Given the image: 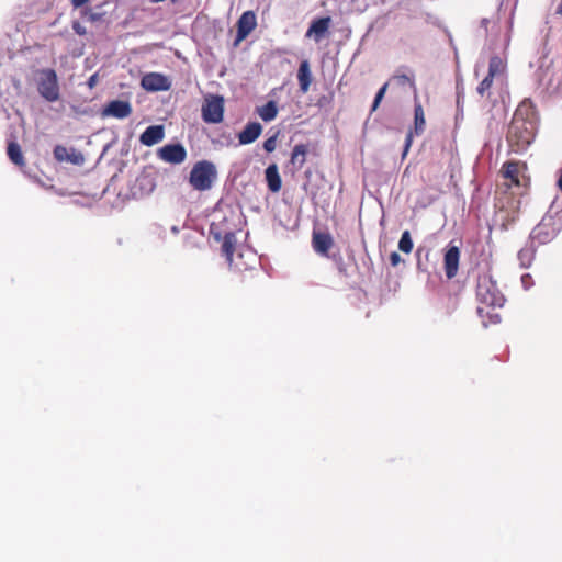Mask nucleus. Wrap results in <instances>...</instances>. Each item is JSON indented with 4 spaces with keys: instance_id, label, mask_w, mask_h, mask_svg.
Instances as JSON below:
<instances>
[{
    "instance_id": "f257e3e1",
    "label": "nucleus",
    "mask_w": 562,
    "mask_h": 562,
    "mask_svg": "<svg viewBox=\"0 0 562 562\" xmlns=\"http://www.w3.org/2000/svg\"><path fill=\"white\" fill-rule=\"evenodd\" d=\"M529 112L526 105H519L508 126L507 140L516 153L527 149L535 138L536 122L529 117Z\"/></svg>"
},
{
    "instance_id": "f03ea898",
    "label": "nucleus",
    "mask_w": 562,
    "mask_h": 562,
    "mask_svg": "<svg viewBox=\"0 0 562 562\" xmlns=\"http://www.w3.org/2000/svg\"><path fill=\"white\" fill-rule=\"evenodd\" d=\"M476 299L480 304L492 308L502 307L505 303V296L497 288L493 278L488 274L479 276Z\"/></svg>"
},
{
    "instance_id": "7ed1b4c3",
    "label": "nucleus",
    "mask_w": 562,
    "mask_h": 562,
    "mask_svg": "<svg viewBox=\"0 0 562 562\" xmlns=\"http://www.w3.org/2000/svg\"><path fill=\"white\" fill-rule=\"evenodd\" d=\"M216 178L215 165L210 160H200L190 171L189 183L196 191H207L213 187Z\"/></svg>"
},
{
    "instance_id": "20e7f679",
    "label": "nucleus",
    "mask_w": 562,
    "mask_h": 562,
    "mask_svg": "<svg viewBox=\"0 0 562 562\" xmlns=\"http://www.w3.org/2000/svg\"><path fill=\"white\" fill-rule=\"evenodd\" d=\"M38 92L48 102L59 99V86L55 70L44 69L40 72Z\"/></svg>"
},
{
    "instance_id": "39448f33",
    "label": "nucleus",
    "mask_w": 562,
    "mask_h": 562,
    "mask_svg": "<svg viewBox=\"0 0 562 562\" xmlns=\"http://www.w3.org/2000/svg\"><path fill=\"white\" fill-rule=\"evenodd\" d=\"M224 98L221 95H207L202 105V119L205 123L217 124L223 121Z\"/></svg>"
},
{
    "instance_id": "423d86ee",
    "label": "nucleus",
    "mask_w": 562,
    "mask_h": 562,
    "mask_svg": "<svg viewBox=\"0 0 562 562\" xmlns=\"http://www.w3.org/2000/svg\"><path fill=\"white\" fill-rule=\"evenodd\" d=\"M560 232V225H558L552 216H544L542 221L531 231V241L538 244H547L551 241L557 234Z\"/></svg>"
},
{
    "instance_id": "0eeeda50",
    "label": "nucleus",
    "mask_w": 562,
    "mask_h": 562,
    "mask_svg": "<svg viewBox=\"0 0 562 562\" xmlns=\"http://www.w3.org/2000/svg\"><path fill=\"white\" fill-rule=\"evenodd\" d=\"M157 157L168 164L179 165L187 158V150L180 143L167 144L157 150Z\"/></svg>"
},
{
    "instance_id": "6e6552de",
    "label": "nucleus",
    "mask_w": 562,
    "mask_h": 562,
    "mask_svg": "<svg viewBox=\"0 0 562 562\" xmlns=\"http://www.w3.org/2000/svg\"><path fill=\"white\" fill-rule=\"evenodd\" d=\"M257 26V16L254 11H245L237 21L235 45L244 41Z\"/></svg>"
},
{
    "instance_id": "1a4fd4ad",
    "label": "nucleus",
    "mask_w": 562,
    "mask_h": 562,
    "mask_svg": "<svg viewBox=\"0 0 562 562\" xmlns=\"http://www.w3.org/2000/svg\"><path fill=\"white\" fill-rule=\"evenodd\" d=\"M140 86L146 91L157 92L169 90L171 82L166 76L161 74L149 72L142 78Z\"/></svg>"
},
{
    "instance_id": "9d476101",
    "label": "nucleus",
    "mask_w": 562,
    "mask_h": 562,
    "mask_svg": "<svg viewBox=\"0 0 562 562\" xmlns=\"http://www.w3.org/2000/svg\"><path fill=\"white\" fill-rule=\"evenodd\" d=\"M132 114V105L128 101L113 100L101 111L102 117L126 119Z\"/></svg>"
},
{
    "instance_id": "9b49d317",
    "label": "nucleus",
    "mask_w": 562,
    "mask_h": 562,
    "mask_svg": "<svg viewBox=\"0 0 562 562\" xmlns=\"http://www.w3.org/2000/svg\"><path fill=\"white\" fill-rule=\"evenodd\" d=\"M331 24L330 16H323L311 22L305 36L312 37L316 43L321 42L329 31Z\"/></svg>"
},
{
    "instance_id": "f8f14e48",
    "label": "nucleus",
    "mask_w": 562,
    "mask_h": 562,
    "mask_svg": "<svg viewBox=\"0 0 562 562\" xmlns=\"http://www.w3.org/2000/svg\"><path fill=\"white\" fill-rule=\"evenodd\" d=\"M460 261V249L458 246L449 245L443 258L445 272L448 279L457 276Z\"/></svg>"
},
{
    "instance_id": "ddd939ff",
    "label": "nucleus",
    "mask_w": 562,
    "mask_h": 562,
    "mask_svg": "<svg viewBox=\"0 0 562 562\" xmlns=\"http://www.w3.org/2000/svg\"><path fill=\"white\" fill-rule=\"evenodd\" d=\"M165 138V127L162 125H150L139 136L140 144L154 146Z\"/></svg>"
},
{
    "instance_id": "4468645a",
    "label": "nucleus",
    "mask_w": 562,
    "mask_h": 562,
    "mask_svg": "<svg viewBox=\"0 0 562 562\" xmlns=\"http://www.w3.org/2000/svg\"><path fill=\"white\" fill-rule=\"evenodd\" d=\"M540 82L552 93H559L562 91V72L546 69L543 75L540 77Z\"/></svg>"
},
{
    "instance_id": "2eb2a0df",
    "label": "nucleus",
    "mask_w": 562,
    "mask_h": 562,
    "mask_svg": "<svg viewBox=\"0 0 562 562\" xmlns=\"http://www.w3.org/2000/svg\"><path fill=\"white\" fill-rule=\"evenodd\" d=\"M262 126L258 122L248 123L238 134V140L241 145L254 143L261 134Z\"/></svg>"
},
{
    "instance_id": "dca6fc26",
    "label": "nucleus",
    "mask_w": 562,
    "mask_h": 562,
    "mask_svg": "<svg viewBox=\"0 0 562 562\" xmlns=\"http://www.w3.org/2000/svg\"><path fill=\"white\" fill-rule=\"evenodd\" d=\"M265 178L271 192L277 193L281 190L282 180L276 164H271L267 167L265 170Z\"/></svg>"
},
{
    "instance_id": "f3484780",
    "label": "nucleus",
    "mask_w": 562,
    "mask_h": 562,
    "mask_svg": "<svg viewBox=\"0 0 562 562\" xmlns=\"http://www.w3.org/2000/svg\"><path fill=\"white\" fill-rule=\"evenodd\" d=\"M312 243L317 254L326 256L333 246V237L326 233H314Z\"/></svg>"
},
{
    "instance_id": "a211bd4d",
    "label": "nucleus",
    "mask_w": 562,
    "mask_h": 562,
    "mask_svg": "<svg viewBox=\"0 0 562 562\" xmlns=\"http://www.w3.org/2000/svg\"><path fill=\"white\" fill-rule=\"evenodd\" d=\"M297 80L302 93H306L312 82V74L308 60H303L297 70Z\"/></svg>"
},
{
    "instance_id": "6ab92c4d",
    "label": "nucleus",
    "mask_w": 562,
    "mask_h": 562,
    "mask_svg": "<svg viewBox=\"0 0 562 562\" xmlns=\"http://www.w3.org/2000/svg\"><path fill=\"white\" fill-rule=\"evenodd\" d=\"M236 246V235L233 232H227L223 236L222 252L226 257L229 266H233V255Z\"/></svg>"
},
{
    "instance_id": "aec40b11",
    "label": "nucleus",
    "mask_w": 562,
    "mask_h": 562,
    "mask_svg": "<svg viewBox=\"0 0 562 562\" xmlns=\"http://www.w3.org/2000/svg\"><path fill=\"white\" fill-rule=\"evenodd\" d=\"M535 247L532 243L518 251L517 258L521 268H529L535 257Z\"/></svg>"
},
{
    "instance_id": "412c9836",
    "label": "nucleus",
    "mask_w": 562,
    "mask_h": 562,
    "mask_svg": "<svg viewBox=\"0 0 562 562\" xmlns=\"http://www.w3.org/2000/svg\"><path fill=\"white\" fill-rule=\"evenodd\" d=\"M490 307L477 306V315L482 319L483 325L486 327L488 324H498L501 322V315L495 312H490Z\"/></svg>"
},
{
    "instance_id": "4be33fe9",
    "label": "nucleus",
    "mask_w": 562,
    "mask_h": 562,
    "mask_svg": "<svg viewBox=\"0 0 562 562\" xmlns=\"http://www.w3.org/2000/svg\"><path fill=\"white\" fill-rule=\"evenodd\" d=\"M54 156L58 161H71L74 164H78L82 160L81 155L76 154L75 151L72 155H68V150L64 146H56L54 149Z\"/></svg>"
},
{
    "instance_id": "5701e85b",
    "label": "nucleus",
    "mask_w": 562,
    "mask_h": 562,
    "mask_svg": "<svg viewBox=\"0 0 562 562\" xmlns=\"http://www.w3.org/2000/svg\"><path fill=\"white\" fill-rule=\"evenodd\" d=\"M307 147L303 144L295 145L291 154V164L296 168H302L305 164Z\"/></svg>"
},
{
    "instance_id": "b1692460",
    "label": "nucleus",
    "mask_w": 562,
    "mask_h": 562,
    "mask_svg": "<svg viewBox=\"0 0 562 562\" xmlns=\"http://www.w3.org/2000/svg\"><path fill=\"white\" fill-rule=\"evenodd\" d=\"M278 114V106L274 101H269L258 109V115L265 121L270 122L276 119Z\"/></svg>"
},
{
    "instance_id": "393cba45",
    "label": "nucleus",
    "mask_w": 562,
    "mask_h": 562,
    "mask_svg": "<svg viewBox=\"0 0 562 562\" xmlns=\"http://www.w3.org/2000/svg\"><path fill=\"white\" fill-rule=\"evenodd\" d=\"M8 156L10 158V160L18 166H22L24 164V158H23L21 147L15 142L9 143Z\"/></svg>"
},
{
    "instance_id": "a878e982",
    "label": "nucleus",
    "mask_w": 562,
    "mask_h": 562,
    "mask_svg": "<svg viewBox=\"0 0 562 562\" xmlns=\"http://www.w3.org/2000/svg\"><path fill=\"white\" fill-rule=\"evenodd\" d=\"M505 65L503 63V59L499 56H493L490 59L488 63V72L487 75L490 77H495L497 75H501L504 71Z\"/></svg>"
},
{
    "instance_id": "bb28decb",
    "label": "nucleus",
    "mask_w": 562,
    "mask_h": 562,
    "mask_svg": "<svg viewBox=\"0 0 562 562\" xmlns=\"http://www.w3.org/2000/svg\"><path fill=\"white\" fill-rule=\"evenodd\" d=\"M414 123H415V132L417 134L422 133L425 127V115L424 110L420 103L415 104L414 109Z\"/></svg>"
},
{
    "instance_id": "cd10ccee",
    "label": "nucleus",
    "mask_w": 562,
    "mask_h": 562,
    "mask_svg": "<svg viewBox=\"0 0 562 562\" xmlns=\"http://www.w3.org/2000/svg\"><path fill=\"white\" fill-rule=\"evenodd\" d=\"M398 249L405 254H409L413 249V240L408 231L402 233L398 241Z\"/></svg>"
},
{
    "instance_id": "c85d7f7f",
    "label": "nucleus",
    "mask_w": 562,
    "mask_h": 562,
    "mask_svg": "<svg viewBox=\"0 0 562 562\" xmlns=\"http://www.w3.org/2000/svg\"><path fill=\"white\" fill-rule=\"evenodd\" d=\"M493 77L486 75V77L480 82V85L476 88V91L481 97H490V90L493 83Z\"/></svg>"
},
{
    "instance_id": "c756f323",
    "label": "nucleus",
    "mask_w": 562,
    "mask_h": 562,
    "mask_svg": "<svg viewBox=\"0 0 562 562\" xmlns=\"http://www.w3.org/2000/svg\"><path fill=\"white\" fill-rule=\"evenodd\" d=\"M392 82H395L397 86L401 87L409 86L411 88L415 89L414 79L404 74L393 76Z\"/></svg>"
},
{
    "instance_id": "7c9ffc66",
    "label": "nucleus",
    "mask_w": 562,
    "mask_h": 562,
    "mask_svg": "<svg viewBox=\"0 0 562 562\" xmlns=\"http://www.w3.org/2000/svg\"><path fill=\"white\" fill-rule=\"evenodd\" d=\"M387 86H389V83H384V85L379 89V91L376 92L375 98H374V100H373L372 108H371V111H372V112H373V111H375V110L379 108V105H380V103H381V101H382V99H383V97H384V94H385V92H386V90H387Z\"/></svg>"
},
{
    "instance_id": "2f4dec72",
    "label": "nucleus",
    "mask_w": 562,
    "mask_h": 562,
    "mask_svg": "<svg viewBox=\"0 0 562 562\" xmlns=\"http://www.w3.org/2000/svg\"><path fill=\"white\" fill-rule=\"evenodd\" d=\"M504 177L518 182V180L516 178L517 177V166L515 164H508L507 166H505Z\"/></svg>"
},
{
    "instance_id": "473e14b6",
    "label": "nucleus",
    "mask_w": 562,
    "mask_h": 562,
    "mask_svg": "<svg viewBox=\"0 0 562 562\" xmlns=\"http://www.w3.org/2000/svg\"><path fill=\"white\" fill-rule=\"evenodd\" d=\"M277 137H278V133H276L274 135L270 136L269 138H267L263 143V149L267 151V153H272L276 147H277Z\"/></svg>"
},
{
    "instance_id": "72a5a7b5",
    "label": "nucleus",
    "mask_w": 562,
    "mask_h": 562,
    "mask_svg": "<svg viewBox=\"0 0 562 562\" xmlns=\"http://www.w3.org/2000/svg\"><path fill=\"white\" fill-rule=\"evenodd\" d=\"M412 140H413V135H412V132H409V133L406 135V138H405V146H404L403 157H405V156H406V154L408 153L409 147H411V145H412Z\"/></svg>"
},
{
    "instance_id": "f704fd0d",
    "label": "nucleus",
    "mask_w": 562,
    "mask_h": 562,
    "mask_svg": "<svg viewBox=\"0 0 562 562\" xmlns=\"http://www.w3.org/2000/svg\"><path fill=\"white\" fill-rule=\"evenodd\" d=\"M521 283H522V286L525 290H528L531 285V276L526 273V274H522L521 277Z\"/></svg>"
},
{
    "instance_id": "c9c22d12",
    "label": "nucleus",
    "mask_w": 562,
    "mask_h": 562,
    "mask_svg": "<svg viewBox=\"0 0 562 562\" xmlns=\"http://www.w3.org/2000/svg\"><path fill=\"white\" fill-rule=\"evenodd\" d=\"M210 233L213 235V237L216 241H221V240L223 241L224 235H222L221 232L215 231L214 224L211 225Z\"/></svg>"
},
{
    "instance_id": "e433bc0d",
    "label": "nucleus",
    "mask_w": 562,
    "mask_h": 562,
    "mask_svg": "<svg viewBox=\"0 0 562 562\" xmlns=\"http://www.w3.org/2000/svg\"><path fill=\"white\" fill-rule=\"evenodd\" d=\"M515 221V216H512L510 218H502V222H501V229L502 231H507L508 229V226L510 225L512 222Z\"/></svg>"
},
{
    "instance_id": "4c0bfd02",
    "label": "nucleus",
    "mask_w": 562,
    "mask_h": 562,
    "mask_svg": "<svg viewBox=\"0 0 562 562\" xmlns=\"http://www.w3.org/2000/svg\"><path fill=\"white\" fill-rule=\"evenodd\" d=\"M72 29L79 35H83L86 33V29L78 22L74 23Z\"/></svg>"
},
{
    "instance_id": "58836bf2",
    "label": "nucleus",
    "mask_w": 562,
    "mask_h": 562,
    "mask_svg": "<svg viewBox=\"0 0 562 562\" xmlns=\"http://www.w3.org/2000/svg\"><path fill=\"white\" fill-rule=\"evenodd\" d=\"M390 261L392 266H396L401 261V256L394 251L390 256Z\"/></svg>"
},
{
    "instance_id": "ea45409f",
    "label": "nucleus",
    "mask_w": 562,
    "mask_h": 562,
    "mask_svg": "<svg viewBox=\"0 0 562 562\" xmlns=\"http://www.w3.org/2000/svg\"><path fill=\"white\" fill-rule=\"evenodd\" d=\"M89 0H70L74 8H80L85 5Z\"/></svg>"
},
{
    "instance_id": "a19ab883",
    "label": "nucleus",
    "mask_w": 562,
    "mask_h": 562,
    "mask_svg": "<svg viewBox=\"0 0 562 562\" xmlns=\"http://www.w3.org/2000/svg\"><path fill=\"white\" fill-rule=\"evenodd\" d=\"M457 105H458V113H457L456 120L459 121L460 119L463 117V109L461 106L460 99H458Z\"/></svg>"
},
{
    "instance_id": "79ce46f5",
    "label": "nucleus",
    "mask_w": 562,
    "mask_h": 562,
    "mask_svg": "<svg viewBox=\"0 0 562 562\" xmlns=\"http://www.w3.org/2000/svg\"><path fill=\"white\" fill-rule=\"evenodd\" d=\"M97 82V75H92L88 80V86L92 88Z\"/></svg>"
},
{
    "instance_id": "37998d69",
    "label": "nucleus",
    "mask_w": 562,
    "mask_h": 562,
    "mask_svg": "<svg viewBox=\"0 0 562 562\" xmlns=\"http://www.w3.org/2000/svg\"><path fill=\"white\" fill-rule=\"evenodd\" d=\"M490 24V20L484 18L481 20V27H483L485 31H487V25Z\"/></svg>"
},
{
    "instance_id": "c03bdc74",
    "label": "nucleus",
    "mask_w": 562,
    "mask_h": 562,
    "mask_svg": "<svg viewBox=\"0 0 562 562\" xmlns=\"http://www.w3.org/2000/svg\"><path fill=\"white\" fill-rule=\"evenodd\" d=\"M558 187L562 191V168H561L560 177H559V180H558Z\"/></svg>"
},
{
    "instance_id": "a18cd8bd",
    "label": "nucleus",
    "mask_w": 562,
    "mask_h": 562,
    "mask_svg": "<svg viewBox=\"0 0 562 562\" xmlns=\"http://www.w3.org/2000/svg\"><path fill=\"white\" fill-rule=\"evenodd\" d=\"M557 14L562 16V1L560 2L559 7L557 8Z\"/></svg>"
},
{
    "instance_id": "49530a36",
    "label": "nucleus",
    "mask_w": 562,
    "mask_h": 562,
    "mask_svg": "<svg viewBox=\"0 0 562 562\" xmlns=\"http://www.w3.org/2000/svg\"><path fill=\"white\" fill-rule=\"evenodd\" d=\"M154 189V183L151 181H149V191H151Z\"/></svg>"
}]
</instances>
